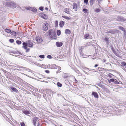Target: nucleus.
Returning <instances> with one entry per match:
<instances>
[{
	"label": "nucleus",
	"mask_w": 126,
	"mask_h": 126,
	"mask_svg": "<svg viewBox=\"0 0 126 126\" xmlns=\"http://www.w3.org/2000/svg\"><path fill=\"white\" fill-rule=\"evenodd\" d=\"M23 111V112L25 114L28 115L30 114V112L31 111Z\"/></svg>",
	"instance_id": "obj_20"
},
{
	"label": "nucleus",
	"mask_w": 126,
	"mask_h": 126,
	"mask_svg": "<svg viewBox=\"0 0 126 126\" xmlns=\"http://www.w3.org/2000/svg\"><path fill=\"white\" fill-rule=\"evenodd\" d=\"M35 39L37 43H40L42 42L43 41L42 38L39 36H36Z\"/></svg>",
	"instance_id": "obj_6"
},
{
	"label": "nucleus",
	"mask_w": 126,
	"mask_h": 126,
	"mask_svg": "<svg viewBox=\"0 0 126 126\" xmlns=\"http://www.w3.org/2000/svg\"><path fill=\"white\" fill-rule=\"evenodd\" d=\"M41 16L43 18L47 19L48 18V17L47 15L43 13L41 14Z\"/></svg>",
	"instance_id": "obj_12"
},
{
	"label": "nucleus",
	"mask_w": 126,
	"mask_h": 126,
	"mask_svg": "<svg viewBox=\"0 0 126 126\" xmlns=\"http://www.w3.org/2000/svg\"><path fill=\"white\" fill-rule=\"evenodd\" d=\"M5 31L7 33H10L11 32V30L10 29H5Z\"/></svg>",
	"instance_id": "obj_28"
},
{
	"label": "nucleus",
	"mask_w": 126,
	"mask_h": 126,
	"mask_svg": "<svg viewBox=\"0 0 126 126\" xmlns=\"http://www.w3.org/2000/svg\"><path fill=\"white\" fill-rule=\"evenodd\" d=\"M70 9L69 8H66L64 9V11L68 14H70Z\"/></svg>",
	"instance_id": "obj_9"
},
{
	"label": "nucleus",
	"mask_w": 126,
	"mask_h": 126,
	"mask_svg": "<svg viewBox=\"0 0 126 126\" xmlns=\"http://www.w3.org/2000/svg\"><path fill=\"white\" fill-rule=\"evenodd\" d=\"M20 125L21 126H26L24 123V122L21 123Z\"/></svg>",
	"instance_id": "obj_39"
},
{
	"label": "nucleus",
	"mask_w": 126,
	"mask_h": 126,
	"mask_svg": "<svg viewBox=\"0 0 126 126\" xmlns=\"http://www.w3.org/2000/svg\"><path fill=\"white\" fill-rule=\"evenodd\" d=\"M56 44L57 47H60L63 45V43L61 42H56Z\"/></svg>",
	"instance_id": "obj_14"
},
{
	"label": "nucleus",
	"mask_w": 126,
	"mask_h": 126,
	"mask_svg": "<svg viewBox=\"0 0 126 126\" xmlns=\"http://www.w3.org/2000/svg\"><path fill=\"white\" fill-rule=\"evenodd\" d=\"M31 10L33 12L35 13L37 11V10L35 8L32 7Z\"/></svg>",
	"instance_id": "obj_21"
},
{
	"label": "nucleus",
	"mask_w": 126,
	"mask_h": 126,
	"mask_svg": "<svg viewBox=\"0 0 126 126\" xmlns=\"http://www.w3.org/2000/svg\"><path fill=\"white\" fill-rule=\"evenodd\" d=\"M102 0H97L98 2V3H100V1Z\"/></svg>",
	"instance_id": "obj_50"
},
{
	"label": "nucleus",
	"mask_w": 126,
	"mask_h": 126,
	"mask_svg": "<svg viewBox=\"0 0 126 126\" xmlns=\"http://www.w3.org/2000/svg\"><path fill=\"white\" fill-rule=\"evenodd\" d=\"M83 11L84 12L86 13L87 12L88 10L87 9H83Z\"/></svg>",
	"instance_id": "obj_38"
},
{
	"label": "nucleus",
	"mask_w": 126,
	"mask_h": 126,
	"mask_svg": "<svg viewBox=\"0 0 126 126\" xmlns=\"http://www.w3.org/2000/svg\"><path fill=\"white\" fill-rule=\"evenodd\" d=\"M113 53L117 56L118 57H119L120 56L119 54L117 53L115 50H113Z\"/></svg>",
	"instance_id": "obj_22"
},
{
	"label": "nucleus",
	"mask_w": 126,
	"mask_h": 126,
	"mask_svg": "<svg viewBox=\"0 0 126 126\" xmlns=\"http://www.w3.org/2000/svg\"><path fill=\"white\" fill-rule=\"evenodd\" d=\"M64 23L63 21H60L59 23V25L61 27H62L64 26Z\"/></svg>",
	"instance_id": "obj_15"
},
{
	"label": "nucleus",
	"mask_w": 126,
	"mask_h": 126,
	"mask_svg": "<svg viewBox=\"0 0 126 126\" xmlns=\"http://www.w3.org/2000/svg\"><path fill=\"white\" fill-rule=\"evenodd\" d=\"M9 41L11 43H13L14 41V40L12 39H9Z\"/></svg>",
	"instance_id": "obj_35"
},
{
	"label": "nucleus",
	"mask_w": 126,
	"mask_h": 126,
	"mask_svg": "<svg viewBox=\"0 0 126 126\" xmlns=\"http://www.w3.org/2000/svg\"><path fill=\"white\" fill-rule=\"evenodd\" d=\"M95 0H90V4L91 6H92L94 4V2Z\"/></svg>",
	"instance_id": "obj_25"
},
{
	"label": "nucleus",
	"mask_w": 126,
	"mask_h": 126,
	"mask_svg": "<svg viewBox=\"0 0 126 126\" xmlns=\"http://www.w3.org/2000/svg\"><path fill=\"white\" fill-rule=\"evenodd\" d=\"M39 9L41 11H43L44 10L43 7L41 6L39 7Z\"/></svg>",
	"instance_id": "obj_40"
},
{
	"label": "nucleus",
	"mask_w": 126,
	"mask_h": 126,
	"mask_svg": "<svg viewBox=\"0 0 126 126\" xmlns=\"http://www.w3.org/2000/svg\"><path fill=\"white\" fill-rule=\"evenodd\" d=\"M119 29L120 30L123 31H125V30L124 28L121 26H119Z\"/></svg>",
	"instance_id": "obj_24"
},
{
	"label": "nucleus",
	"mask_w": 126,
	"mask_h": 126,
	"mask_svg": "<svg viewBox=\"0 0 126 126\" xmlns=\"http://www.w3.org/2000/svg\"><path fill=\"white\" fill-rule=\"evenodd\" d=\"M57 33L58 35H60L61 34V31L59 30H58L57 32Z\"/></svg>",
	"instance_id": "obj_26"
},
{
	"label": "nucleus",
	"mask_w": 126,
	"mask_h": 126,
	"mask_svg": "<svg viewBox=\"0 0 126 126\" xmlns=\"http://www.w3.org/2000/svg\"><path fill=\"white\" fill-rule=\"evenodd\" d=\"M114 80H115V79H110V80H108L109 82V83H110V82H114Z\"/></svg>",
	"instance_id": "obj_29"
},
{
	"label": "nucleus",
	"mask_w": 126,
	"mask_h": 126,
	"mask_svg": "<svg viewBox=\"0 0 126 126\" xmlns=\"http://www.w3.org/2000/svg\"><path fill=\"white\" fill-rule=\"evenodd\" d=\"M41 66L43 68H46V66L45 65L42 64L41 65Z\"/></svg>",
	"instance_id": "obj_36"
},
{
	"label": "nucleus",
	"mask_w": 126,
	"mask_h": 126,
	"mask_svg": "<svg viewBox=\"0 0 126 126\" xmlns=\"http://www.w3.org/2000/svg\"><path fill=\"white\" fill-rule=\"evenodd\" d=\"M45 9L47 11H48V9L47 7L45 8Z\"/></svg>",
	"instance_id": "obj_51"
},
{
	"label": "nucleus",
	"mask_w": 126,
	"mask_h": 126,
	"mask_svg": "<svg viewBox=\"0 0 126 126\" xmlns=\"http://www.w3.org/2000/svg\"><path fill=\"white\" fill-rule=\"evenodd\" d=\"M90 35L88 33L85 34L84 36V38L86 39H90Z\"/></svg>",
	"instance_id": "obj_13"
},
{
	"label": "nucleus",
	"mask_w": 126,
	"mask_h": 126,
	"mask_svg": "<svg viewBox=\"0 0 126 126\" xmlns=\"http://www.w3.org/2000/svg\"><path fill=\"white\" fill-rule=\"evenodd\" d=\"M65 33L66 34H70L71 32L70 30L68 29H66L65 31Z\"/></svg>",
	"instance_id": "obj_16"
},
{
	"label": "nucleus",
	"mask_w": 126,
	"mask_h": 126,
	"mask_svg": "<svg viewBox=\"0 0 126 126\" xmlns=\"http://www.w3.org/2000/svg\"><path fill=\"white\" fill-rule=\"evenodd\" d=\"M55 32L53 29H50L46 33L50 37L51 35H52Z\"/></svg>",
	"instance_id": "obj_4"
},
{
	"label": "nucleus",
	"mask_w": 126,
	"mask_h": 126,
	"mask_svg": "<svg viewBox=\"0 0 126 126\" xmlns=\"http://www.w3.org/2000/svg\"><path fill=\"white\" fill-rule=\"evenodd\" d=\"M92 94V95L94 96L95 98H97L98 97V95L97 93L96 92H93Z\"/></svg>",
	"instance_id": "obj_11"
},
{
	"label": "nucleus",
	"mask_w": 126,
	"mask_h": 126,
	"mask_svg": "<svg viewBox=\"0 0 126 126\" xmlns=\"http://www.w3.org/2000/svg\"><path fill=\"white\" fill-rule=\"evenodd\" d=\"M16 43L18 45H20L21 44V42L19 40H17L16 41Z\"/></svg>",
	"instance_id": "obj_30"
},
{
	"label": "nucleus",
	"mask_w": 126,
	"mask_h": 126,
	"mask_svg": "<svg viewBox=\"0 0 126 126\" xmlns=\"http://www.w3.org/2000/svg\"><path fill=\"white\" fill-rule=\"evenodd\" d=\"M10 88L12 90L16 92L17 93L18 92V90L16 88L12 86L11 87H10Z\"/></svg>",
	"instance_id": "obj_17"
},
{
	"label": "nucleus",
	"mask_w": 126,
	"mask_h": 126,
	"mask_svg": "<svg viewBox=\"0 0 126 126\" xmlns=\"http://www.w3.org/2000/svg\"><path fill=\"white\" fill-rule=\"evenodd\" d=\"M116 20L118 21L124 22L126 20V19L124 17L121 16H118L116 18Z\"/></svg>",
	"instance_id": "obj_2"
},
{
	"label": "nucleus",
	"mask_w": 126,
	"mask_h": 126,
	"mask_svg": "<svg viewBox=\"0 0 126 126\" xmlns=\"http://www.w3.org/2000/svg\"><path fill=\"white\" fill-rule=\"evenodd\" d=\"M32 7H27L25 8V9L27 10H31Z\"/></svg>",
	"instance_id": "obj_31"
},
{
	"label": "nucleus",
	"mask_w": 126,
	"mask_h": 126,
	"mask_svg": "<svg viewBox=\"0 0 126 126\" xmlns=\"http://www.w3.org/2000/svg\"><path fill=\"white\" fill-rule=\"evenodd\" d=\"M51 38H52L54 39H56L57 38L55 32L50 37Z\"/></svg>",
	"instance_id": "obj_8"
},
{
	"label": "nucleus",
	"mask_w": 126,
	"mask_h": 126,
	"mask_svg": "<svg viewBox=\"0 0 126 126\" xmlns=\"http://www.w3.org/2000/svg\"><path fill=\"white\" fill-rule=\"evenodd\" d=\"M40 124L39 123L38 124L37 126H40Z\"/></svg>",
	"instance_id": "obj_52"
},
{
	"label": "nucleus",
	"mask_w": 126,
	"mask_h": 126,
	"mask_svg": "<svg viewBox=\"0 0 126 126\" xmlns=\"http://www.w3.org/2000/svg\"><path fill=\"white\" fill-rule=\"evenodd\" d=\"M55 27H56L58 26V21H56L55 22Z\"/></svg>",
	"instance_id": "obj_32"
},
{
	"label": "nucleus",
	"mask_w": 126,
	"mask_h": 126,
	"mask_svg": "<svg viewBox=\"0 0 126 126\" xmlns=\"http://www.w3.org/2000/svg\"><path fill=\"white\" fill-rule=\"evenodd\" d=\"M100 11V10L98 9H96L95 11V12L97 13L99 12Z\"/></svg>",
	"instance_id": "obj_41"
},
{
	"label": "nucleus",
	"mask_w": 126,
	"mask_h": 126,
	"mask_svg": "<svg viewBox=\"0 0 126 126\" xmlns=\"http://www.w3.org/2000/svg\"><path fill=\"white\" fill-rule=\"evenodd\" d=\"M78 71L79 72V70H78Z\"/></svg>",
	"instance_id": "obj_55"
},
{
	"label": "nucleus",
	"mask_w": 126,
	"mask_h": 126,
	"mask_svg": "<svg viewBox=\"0 0 126 126\" xmlns=\"http://www.w3.org/2000/svg\"><path fill=\"white\" fill-rule=\"evenodd\" d=\"M47 57L48 58L51 59V56L50 55H48L47 56Z\"/></svg>",
	"instance_id": "obj_44"
},
{
	"label": "nucleus",
	"mask_w": 126,
	"mask_h": 126,
	"mask_svg": "<svg viewBox=\"0 0 126 126\" xmlns=\"http://www.w3.org/2000/svg\"><path fill=\"white\" fill-rule=\"evenodd\" d=\"M11 34L12 35H13L14 36H16V32L14 31H12V32H11Z\"/></svg>",
	"instance_id": "obj_23"
},
{
	"label": "nucleus",
	"mask_w": 126,
	"mask_h": 126,
	"mask_svg": "<svg viewBox=\"0 0 126 126\" xmlns=\"http://www.w3.org/2000/svg\"><path fill=\"white\" fill-rule=\"evenodd\" d=\"M111 32L110 31H109L106 32V33H111Z\"/></svg>",
	"instance_id": "obj_46"
},
{
	"label": "nucleus",
	"mask_w": 126,
	"mask_h": 126,
	"mask_svg": "<svg viewBox=\"0 0 126 126\" xmlns=\"http://www.w3.org/2000/svg\"><path fill=\"white\" fill-rule=\"evenodd\" d=\"M114 82L115 84H119V82L116 79H115Z\"/></svg>",
	"instance_id": "obj_34"
},
{
	"label": "nucleus",
	"mask_w": 126,
	"mask_h": 126,
	"mask_svg": "<svg viewBox=\"0 0 126 126\" xmlns=\"http://www.w3.org/2000/svg\"><path fill=\"white\" fill-rule=\"evenodd\" d=\"M35 33V32H32V33Z\"/></svg>",
	"instance_id": "obj_53"
},
{
	"label": "nucleus",
	"mask_w": 126,
	"mask_h": 126,
	"mask_svg": "<svg viewBox=\"0 0 126 126\" xmlns=\"http://www.w3.org/2000/svg\"><path fill=\"white\" fill-rule=\"evenodd\" d=\"M121 66L122 67H124L126 64V63L124 62H121Z\"/></svg>",
	"instance_id": "obj_27"
},
{
	"label": "nucleus",
	"mask_w": 126,
	"mask_h": 126,
	"mask_svg": "<svg viewBox=\"0 0 126 126\" xmlns=\"http://www.w3.org/2000/svg\"><path fill=\"white\" fill-rule=\"evenodd\" d=\"M73 8L76 11L77 10V4L75 2L73 4Z\"/></svg>",
	"instance_id": "obj_10"
},
{
	"label": "nucleus",
	"mask_w": 126,
	"mask_h": 126,
	"mask_svg": "<svg viewBox=\"0 0 126 126\" xmlns=\"http://www.w3.org/2000/svg\"><path fill=\"white\" fill-rule=\"evenodd\" d=\"M33 123L34 126H36V122L39 121V118L36 117H34L33 119Z\"/></svg>",
	"instance_id": "obj_7"
},
{
	"label": "nucleus",
	"mask_w": 126,
	"mask_h": 126,
	"mask_svg": "<svg viewBox=\"0 0 126 126\" xmlns=\"http://www.w3.org/2000/svg\"><path fill=\"white\" fill-rule=\"evenodd\" d=\"M124 70H126V64L124 67H123Z\"/></svg>",
	"instance_id": "obj_45"
},
{
	"label": "nucleus",
	"mask_w": 126,
	"mask_h": 126,
	"mask_svg": "<svg viewBox=\"0 0 126 126\" xmlns=\"http://www.w3.org/2000/svg\"><path fill=\"white\" fill-rule=\"evenodd\" d=\"M99 67H98V70H99Z\"/></svg>",
	"instance_id": "obj_54"
},
{
	"label": "nucleus",
	"mask_w": 126,
	"mask_h": 126,
	"mask_svg": "<svg viewBox=\"0 0 126 126\" xmlns=\"http://www.w3.org/2000/svg\"><path fill=\"white\" fill-rule=\"evenodd\" d=\"M103 62H104V63H105L106 62V60L104 59L103 60Z\"/></svg>",
	"instance_id": "obj_48"
},
{
	"label": "nucleus",
	"mask_w": 126,
	"mask_h": 126,
	"mask_svg": "<svg viewBox=\"0 0 126 126\" xmlns=\"http://www.w3.org/2000/svg\"><path fill=\"white\" fill-rule=\"evenodd\" d=\"M22 45V47L26 50V52L29 51L30 50V48H28L27 46L30 47H32L33 45V44L30 41H28L27 43L23 42Z\"/></svg>",
	"instance_id": "obj_1"
},
{
	"label": "nucleus",
	"mask_w": 126,
	"mask_h": 126,
	"mask_svg": "<svg viewBox=\"0 0 126 126\" xmlns=\"http://www.w3.org/2000/svg\"><path fill=\"white\" fill-rule=\"evenodd\" d=\"M92 36H91V37H92Z\"/></svg>",
	"instance_id": "obj_56"
},
{
	"label": "nucleus",
	"mask_w": 126,
	"mask_h": 126,
	"mask_svg": "<svg viewBox=\"0 0 126 126\" xmlns=\"http://www.w3.org/2000/svg\"><path fill=\"white\" fill-rule=\"evenodd\" d=\"M62 17L63 18L67 20H70L71 19L70 17H69L67 16H62Z\"/></svg>",
	"instance_id": "obj_19"
},
{
	"label": "nucleus",
	"mask_w": 126,
	"mask_h": 126,
	"mask_svg": "<svg viewBox=\"0 0 126 126\" xmlns=\"http://www.w3.org/2000/svg\"><path fill=\"white\" fill-rule=\"evenodd\" d=\"M98 66V65L97 64H95L94 66V67H96Z\"/></svg>",
	"instance_id": "obj_49"
},
{
	"label": "nucleus",
	"mask_w": 126,
	"mask_h": 126,
	"mask_svg": "<svg viewBox=\"0 0 126 126\" xmlns=\"http://www.w3.org/2000/svg\"><path fill=\"white\" fill-rule=\"evenodd\" d=\"M39 57L40 58H44L45 56L44 55H40L39 56Z\"/></svg>",
	"instance_id": "obj_37"
},
{
	"label": "nucleus",
	"mask_w": 126,
	"mask_h": 126,
	"mask_svg": "<svg viewBox=\"0 0 126 126\" xmlns=\"http://www.w3.org/2000/svg\"><path fill=\"white\" fill-rule=\"evenodd\" d=\"M57 86L58 87H61L62 86V84L60 83L59 82H57Z\"/></svg>",
	"instance_id": "obj_33"
},
{
	"label": "nucleus",
	"mask_w": 126,
	"mask_h": 126,
	"mask_svg": "<svg viewBox=\"0 0 126 126\" xmlns=\"http://www.w3.org/2000/svg\"><path fill=\"white\" fill-rule=\"evenodd\" d=\"M45 71L47 74H49L50 73V71L48 70H46Z\"/></svg>",
	"instance_id": "obj_43"
},
{
	"label": "nucleus",
	"mask_w": 126,
	"mask_h": 126,
	"mask_svg": "<svg viewBox=\"0 0 126 126\" xmlns=\"http://www.w3.org/2000/svg\"><path fill=\"white\" fill-rule=\"evenodd\" d=\"M48 24L47 22H45L44 23L43 25V30L44 31H46L48 29Z\"/></svg>",
	"instance_id": "obj_3"
},
{
	"label": "nucleus",
	"mask_w": 126,
	"mask_h": 126,
	"mask_svg": "<svg viewBox=\"0 0 126 126\" xmlns=\"http://www.w3.org/2000/svg\"><path fill=\"white\" fill-rule=\"evenodd\" d=\"M48 67L49 68H50L51 69H54L57 68L59 66L55 64H53L51 65H49Z\"/></svg>",
	"instance_id": "obj_5"
},
{
	"label": "nucleus",
	"mask_w": 126,
	"mask_h": 126,
	"mask_svg": "<svg viewBox=\"0 0 126 126\" xmlns=\"http://www.w3.org/2000/svg\"><path fill=\"white\" fill-rule=\"evenodd\" d=\"M105 40L106 42L108 41V39L106 37Z\"/></svg>",
	"instance_id": "obj_47"
},
{
	"label": "nucleus",
	"mask_w": 126,
	"mask_h": 126,
	"mask_svg": "<svg viewBox=\"0 0 126 126\" xmlns=\"http://www.w3.org/2000/svg\"><path fill=\"white\" fill-rule=\"evenodd\" d=\"M62 17L63 18L67 20H70L71 19L70 17H69L67 16H62Z\"/></svg>",
	"instance_id": "obj_18"
},
{
	"label": "nucleus",
	"mask_w": 126,
	"mask_h": 126,
	"mask_svg": "<svg viewBox=\"0 0 126 126\" xmlns=\"http://www.w3.org/2000/svg\"><path fill=\"white\" fill-rule=\"evenodd\" d=\"M88 0H84V3H86V4H87L88 3Z\"/></svg>",
	"instance_id": "obj_42"
}]
</instances>
